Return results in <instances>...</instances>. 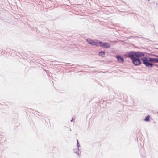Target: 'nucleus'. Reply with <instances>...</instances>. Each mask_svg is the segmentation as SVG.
<instances>
[{
  "label": "nucleus",
  "mask_w": 158,
  "mask_h": 158,
  "mask_svg": "<svg viewBox=\"0 0 158 158\" xmlns=\"http://www.w3.org/2000/svg\"><path fill=\"white\" fill-rule=\"evenodd\" d=\"M145 55L144 52L140 51L129 52L128 54V57L131 58L133 64L135 65H138L141 64L140 60L136 58L144 57Z\"/></svg>",
  "instance_id": "1"
},
{
  "label": "nucleus",
  "mask_w": 158,
  "mask_h": 158,
  "mask_svg": "<svg viewBox=\"0 0 158 158\" xmlns=\"http://www.w3.org/2000/svg\"><path fill=\"white\" fill-rule=\"evenodd\" d=\"M143 63L146 66L152 67L153 64V63H158V59L149 57H143L141 58Z\"/></svg>",
  "instance_id": "2"
},
{
  "label": "nucleus",
  "mask_w": 158,
  "mask_h": 158,
  "mask_svg": "<svg viewBox=\"0 0 158 158\" xmlns=\"http://www.w3.org/2000/svg\"><path fill=\"white\" fill-rule=\"evenodd\" d=\"M87 41L91 45L99 46L100 41L98 40H93L90 39H89L87 40Z\"/></svg>",
  "instance_id": "3"
},
{
  "label": "nucleus",
  "mask_w": 158,
  "mask_h": 158,
  "mask_svg": "<svg viewBox=\"0 0 158 158\" xmlns=\"http://www.w3.org/2000/svg\"><path fill=\"white\" fill-rule=\"evenodd\" d=\"M99 42V46L104 48H108L110 47V44L108 43H103L100 41Z\"/></svg>",
  "instance_id": "4"
},
{
  "label": "nucleus",
  "mask_w": 158,
  "mask_h": 158,
  "mask_svg": "<svg viewBox=\"0 0 158 158\" xmlns=\"http://www.w3.org/2000/svg\"><path fill=\"white\" fill-rule=\"evenodd\" d=\"M120 63H123L124 62V60L119 56H117L116 57Z\"/></svg>",
  "instance_id": "5"
},
{
  "label": "nucleus",
  "mask_w": 158,
  "mask_h": 158,
  "mask_svg": "<svg viewBox=\"0 0 158 158\" xmlns=\"http://www.w3.org/2000/svg\"><path fill=\"white\" fill-rule=\"evenodd\" d=\"M99 55L104 57L105 55V52H101L99 53Z\"/></svg>",
  "instance_id": "6"
},
{
  "label": "nucleus",
  "mask_w": 158,
  "mask_h": 158,
  "mask_svg": "<svg viewBox=\"0 0 158 158\" xmlns=\"http://www.w3.org/2000/svg\"><path fill=\"white\" fill-rule=\"evenodd\" d=\"M150 116L148 115L146 116L144 119V120L146 121H149Z\"/></svg>",
  "instance_id": "7"
},
{
  "label": "nucleus",
  "mask_w": 158,
  "mask_h": 158,
  "mask_svg": "<svg viewBox=\"0 0 158 158\" xmlns=\"http://www.w3.org/2000/svg\"><path fill=\"white\" fill-rule=\"evenodd\" d=\"M77 141H78V140H77ZM78 141H77V143L78 144Z\"/></svg>",
  "instance_id": "8"
}]
</instances>
